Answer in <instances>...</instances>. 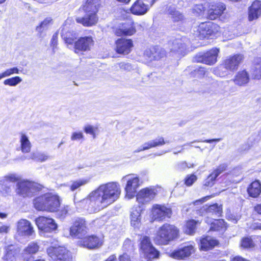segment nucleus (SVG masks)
Segmentation results:
<instances>
[{"label": "nucleus", "instance_id": "obj_9", "mask_svg": "<svg viewBox=\"0 0 261 261\" xmlns=\"http://www.w3.org/2000/svg\"><path fill=\"white\" fill-rule=\"evenodd\" d=\"M88 230V223L85 218L77 217L69 228V234L75 239H82Z\"/></svg>", "mask_w": 261, "mask_h": 261}, {"label": "nucleus", "instance_id": "obj_32", "mask_svg": "<svg viewBox=\"0 0 261 261\" xmlns=\"http://www.w3.org/2000/svg\"><path fill=\"white\" fill-rule=\"evenodd\" d=\"M247 192L250 197H258L261 194V182L259 180L255 179L252 181L247 188Z\"/></svg>", "mask_w": 261, "mask_h": 261}, {"label": "nucleus", "instance_id": "obj_5", "mask_svg": "<svg viewBox=\"0 0 261 261\" xmlns=\"http://www.w3.org/2000/svg\"><path fill=\"white\" fill-rule=\"evenodd\" d=\"M33 204L37 211L54 213L58 211L61 200L58 195L45 193L36 197L33 200Z\"/></svg>", "mask_w": 261, "mask_h": 261}, {"label": "nucleus", "instance_id": "obj_50", "mask_svg": "<svg viewBox=\"0 0 261 261\" xmlns=\"http://www.w3.org/2000/svg\"><path fill=\"white\" fill-rule=\"evenodd\" d=\"M51 20H48L47 19H44L43 21L40 23V24L36 27V30L40 32H41V29L43 28L45 26H47L50 23Z\"/></svg>", "mask_w": 261, "mask_h": 261}, {"label": "nucleus", "instance_id": "obj_46", "mask_svg": "<svg viewBox=\"0 0 261 261\" xmlns=\"http://www.w3.org/2000/svg\"><path fill=\"white\" fill-rule=\"evenodd\" d=\"M19 70L17 67H14L11 68L7 69L1 73L3 78L10 76L13 74H18Z\"/></svg>", "mask_w": 261, "mask_h": 261}, {"label": "nucleus", "instance_id": "obj_44", "mask_svg": "<svg viewBox=\"0 0 261 261\" xmlns=\"http://www.w3.org/2000/svg\"><path fill=\"white\" fill-rule=\"evenodd\" d=\"M88 180L86 179H80L79 180L73 181L69 187V189L71 191H74L81 186L86 184Z\"/></svg>", "mask_w": 261, "mask_h": 261}, {"label": "nucleus", "instance_id": "obj_63", "mask_svg": "<svg viewBox=\"0 0 261 261\" xmlns=\"http://www.w3.org/2000/svg\"><path fill=\"white\" fill-rule=\"evenodd\" d=\"M117 2L124 4H128L131 0H116Z\"/></svg>", "mask_w": 261, "mask_h": 261}, {"label": "nucleus", "instance_id": "obj_64", "mask_svg": "<svg viewBox=\"0 0 261 261\" xmlns=\"http://www.w3.org/2000/svg\"><path fill=\"white\" fill-rule=\"evenodd\" d=\"M7 217V214L4 213H0V218L4 219Z\"/></svg>", "mask_w": 261, "mask_h": 261}, {"label": "nucleus", "instance_id": "obj_47", "mask_svg": "<svg viewBox=\"0 0 261 261\" xmlns=\"http://www.w3.org/2000/svg\"><path fill=\"white\" fill-rule=\"evenodd\" d=\"M84 132L88 134H90L92 136L93 138L96 137V132L98 130L97 126H93L90 125H88L85 126L84 128Z\"/></svg>", "mask_w": 261, "mask_h": 261}, {"label": "nucleus", "instance_id": "obj_10", "mask_svg": "<svg viewBox=\"0 0 261 261\" xmlns=\"http://www.w3.org/2000/svg\"><path fill=\"white\" fill-rule=\"evenodd\" d=\"M219 53V48L213 47L205 52L197 54L194 59L196 63L212 66L217 62Z\"/></svg>", "mask_w": 261, "mask_h": 261}, {"label": "nucleus", "instance_id": "obj_19", "mask_svg": "<svg viewBox=\"0 0 261 261\" xmlns=\"http://www.w3.org/2000/svg\"><path fill=\"white\" fill-rule=\"evenodd\" d=\"M16 231L20 236L29 237L35 234V233L31 222L25 219H21L17 222Z\"/></svg>", "mask_w": 261, "mask_h": 261}, {"label": "nucleus", "instance_id": "obj_49", "mask_svg": "<svg viewBox=\"0 0 261 261\" xmlns=\"http://www.w3.org/2000/svg\"><path fill=\"white\" fill-rule=\"evenodd\" d=\"M69 207L68 205H64L63 206L61 210H59L58 211L59 212V214L61 217H65L66 216L69 211Z\"/></svg>", "mask_w": 261, "mask_h": 261}, {"label": "nucleus", "instance_id": "obj_59", "mask_svg": "<svg viewBox=\"0 0 261 261\" xmlns=\"http://www.w3.org/2000/svg\"><path fill=\"white\" fill-rule=\"evenodd\" d=\"M10 187L7 186L6 184H3L2 186V191L6 193H8L10 192Z\"/></svg>", "mask_w": 261, "mask_h": 261}, {"label": "nucleus", "instance_id": "obj_8", "mask_svg": "<svg viewBox=\"0 0 261 261\" xmlns=\"http://www.w3.org/2000/svg\"><path fill=\"white\" fill-rule=\"evenodd\" d=\"M198 35L202 39H212L221 34L220 26L217 23L206 21L201 22L197 29Z\"/></svg>", "mask_w": 261, "mask_h": 261}, {"label": "nucleus", "instance_id": "obj_52", "mask_svg": "<svg viewBox=\"0 0 261 261\" xmlns=\"http://www.w3.org/2000/svg\"><path fill=\"white\" fill-rule=\"evenodd\" d=\"M84 139V136L82 132H74L71 137L72 140H77Z\"/></svg>", "mask_w": 261, "mask_h": 261}, {"label": "nucleus", "instance_id": "obj_56", "mask_svg": "<svg viewBox=\"0 0 261 261\" xmlns=\"http://www.w3.org/2000/svg\"><path fill=\"white\" fill-rule=\"evenodd\" d=\"M253 212L259 215H261V203L255 205L253 207Z\"/></svg>", "mask_w": 261, "mask_h": 261}, {"label": "nucleus", "instance_id": "obj_61", "mask_svg": "<svg viewBox=\"0 0 261 261\" xmlns=\"http://www.w3.org/2000/svg\"><path fill=\"white\" fill-rule=\"evenodd\" d=\"M25 261H45L43 259H35L34 257H27Z\"/></svg>", "mask_w": 261, "mask_h": 261}, {"label": "nucleus", "instance_id": "obj_27", "mask_svg": "<svg viewBox=\"0 0 261 261\" xmlns=\"http://www.w3.org/2000/svg\"><path fill=\"white\" fill-rule=\"evenodd\" d=\"M228 227V223L223 219H214L210 224L209 231L223 234Z\"/></svg>", "mask_w": 261, "mask_h": 261}, {"label": "nucleus", "instance_id": "obj_41", "mask_svg": "<svg viewBox=\"0 0 261 261\" xmlns=\"http://www.w3.org/2000/svg\"><path fill=\"white\" fill-rule=\"evenodd\" d=\"M122 250L123 252H126L127 254L135 252L136 250L135 243L130 239H126L122 244Z\"/></svg>", "mask_w": 261, "mask_h": 261}, {"label": "nucleus", "instance_id": "obj_62", "mask_svg": "<svg viewBox=\"0 0 261 261\" xmlns=\"http://www.w3.org/2000/svg\"><path fill=\"white\" fill-rule=\"evenodd\" d=\"M220 139H207V140H205L204 141H203V142H205V143H212L213 142H217V141H219Z\"/></svg>", "mask_w": 261, "mask_h": 261}, {"label": "nucleus", "instance_id": "obj_53", "mask_svg": "<svg viewBox=\"0 0 261 261\" xmlns=\"http://www.w3.org/2000/svg\"><path fill=\"white\" fill-rule=\"evenodd\" d=\"M230 261H250L249 259H247L242 256L240 255H236L231 257L230 259Z\"/></svg>", "mask_w": 261, "mask_h": 261}, {"label": "nucleus", "instance_id": "obj_2", "mask_svg": "<svg viewBox=\"0 0 261 261\" xmlns=\"http://www.w3.org/2000/svg\"><path fill=\"white\" fill-rule=\"evenodd\" d=\"M140 236L138 241L139 257L134 255H137V253L131 256L126 252H123L119 256L118 261H151L159 257L160 252L152 244L150 238L145 235Z\"/></svg>", "mask_w": 261, "mask_h": 261}, {"label": "nucleus", "instance_id": "obj_28", "mask_svg": "<svg viewBox=\"0 0 261 261\" xmlns=\"http://www.w3.org/2000/svg\"><path fill=\"white\" fill-rule=\"evenodd\" d=\"M5 253L3 256L4 261H16L19 253V249L13 244L6 246L5 247Z\"/></svg>", "mask_w": 261, "mask_h": 261}, {"label": "nucleus", "instance_id": "obj_7", "mask_svg": "<svg viewBox=\"0 0 261 261\" xmlns=\"http://www.w3.org/2000/svg\"><path fill=\"white\" fill-rule=\"evenodd\" d=\"M244 59L242 54H234L226 57L214 69L213 73L219 76H225L227 72L237 70Z\"/></svg>", "mask_w": 261, "mask_h": 261}, {"label": "nucleus", "instance_id": "obj_34", "mask_svg": "<svg viewBox=\"0 0 261 261\" xmlns=\"http://www.w3.org/2000/svg\"><path fill=\"white\" fill-rule=\"evenodd\" d=\"M200 224V221L195 220L192 219L186 221L184 227V233L190 236L193 235L196 231L197 225Z\"/></svg>", "mask_w": 261, "mask_h": 261}, {"label": "nucleus", "instance_id": "obj_1", "mask_svg": "<svg viewBox=\"0 0 261 261\" xmlns=\"http://www.w3.org/2000/svg\"><path fill=\"white\" fill-rule=\"evenodd\" d=\"M121 192L118 182H109L100 185L88 195L87 199L88 208L93 212L101 211L116 201Z\"/></svg>", "mask_w": 261, "mask_h": 261}, {"label": "nucleus", "instance_id": "obj_57", "mask_svg": "<svg viewBox=\"0 0 261 261\" xmlns=\"http://www.w3.org/2000/svg\"><path fill=\"white\" fill-rule=\"evenodd\" d=\"M18 178L13 175H10L9 176H8L6 178V181L13 182H16L18 181Z\"/></svg>", "mask_w": 261, "mask_h": 261}, {"label": "nucleus", "instance_id": "obj_29", "mask_svg": "<svg viewBox=\"0 0 261 261\" xmlns=\"http://www.w3.org/2000/svg\"><path fill=\"white\" fill-rule=\"evenodd\" d=\"M208 213L221 215L222 213V207L217 203H214L205 205L197 210V214L201 216Z\"/></svg>", "mask_w": 261, "mask_h": 261}, {"label": "nucleus", "instance_id": "obj_45", "mask_svg": "<svg viewBox=\"0 0 261 261\" xmlns=\"http://www.w3.org/2000/svg\"><path fill=\"white\" fill-rule=\"evenodd\" d=\"M197 179V177L194 174L188 175L184 179V184L188 187L191 186Z\"/></svg>", "mask_w": 261, "mask_h": 261}, {"label": "nucleus", "instance_id": "obj_31", "mask_svg": "<svg viewBox=\"0 0 261 261\" xmlns=\"http://www.w3.org/2000/svg\"><path fill=\"white\" fill-rule=\"evenodd\" d=\"M261 14V2L254 1L250 6L248 10V19L250 21L257 19Z\"/></svg>", "mask_w": 261, "mask_h": 261}, {"label": "nucleus", "instance_id": "obj_58", "mask_svg": "<svg viewBox=\"0 0 261 261\" xmlns=\"http://www.w3.org/2000/svg\"><path fill=\"white\" fill-rule=\"evenodd\" d=\"M9 230V227L7 225H2L0 226V233H7Z\"/></svg>", "mask_w": 261, "mask_h": 261}, {"label": "nucleus", "instance_id": "obj_48", "mask_svg": "<svg viewBox=\"0 0 261 261\" xmlns=\"http://www.w3.org/2000/svg\"><path fill=\"white\" fill-rule=\"evenodd\" d=\"M31 187L32 194H34V192L41 191L44 188L42 185L32 181H31Z\"/></svg>", "mask_w": 261, "mask_h": 261}, {"label": "nucleus", "instance_id": "obj_15", "mask_svg": "<svg viewBox=\"0 0 261 261\" xmlns=\"http://www.w3.org/2000/svg\"><path fill=\"white\" fill-rule=\"evenodd\" d=\"M81 242L84 247L89 249H96L103 245L104 237L94 234L87 235L82 238Z\"/></svg>", "mask_w": 261, "mask_h": 261}, {"label": "nucleus", "instance_id": "obj_3", "mask_svg": "<svg viewBox=\"0 0 261 261\" xmlns=\"http://www.w3.org/2000/svg\"><path fill=\"white\" fill-rule=\"evenodd\" d=\"M62 39L66 46L72 47L74 53L77 55H83L90 51L94 45L93 38L91 36H81L77 38V34L74 31L63 33Z\"/></svg>", "mask_w": 261, "mask_h": 261}, {"label": "nucleus", "instance_id": "obj_23", "mask_svg": "<svg viewBox=\"0 0 261 261\" xmlns=\"http://www.w3.org/2000/svg\"><path fill=\"white\" fill-rule=\"evenodd\" d=\"M136 32L135 23L134 21L131 20L128 22L122 24V28H117L114 34L116 36H130L135 34Z\"/></svg>", "mask_w": 261, "mask_h": 261}, {"label": "nucleus", "instance_id": "obj_43", "mask_svg": "<svg viewBox=\"0 0 261 261\" xmlns=\"http://www.w3.org/2000/svg\"><path fill=\"white\" fill-rule=\"evenodd\" d=\"M21 81L22 79L19 76H16L5 80L4 81V84L9 86H15Z\"/></svg>", "mask_w": 261, "mask_h": 261}, {"label": "nucleus", "instance_id": "obj_37", "mask_svg": "<svg viewBox=\"0 0 261 261\" xmlns=\"http://www.w3.org/2000/svg\"><path fill=\"white\" fill-rule=\"evenodd\" d=\"M167 13L171 17L174 22L182 21L184 19V16L182 13L177 10V9L173 7L170 6L167 8Z\"/></svg>", "mask_w": 261, "mask_h": 261}, {"label": "nucleus", "instance_id": "obj_39", "mask_svg": "<svg viewBox=\"0 0 261 261\" xmlns=\"http://www.w3.org/2000/svg\"><path fill=\"white\" fill-rule=\"evenodd\" d=\"M20 143V149L22 152L29 153L31 151V143L25 134H21Z\"/></svg>", "mask_w": 261, "mask_h": 261}, {"label": "nucleus", "instance_id": "obj_54", "mask_svg": "<svg viewBox=\"0 0 261 261\" xmlns=\"http://www.w3.org/2000/svg\"><path fill=\"white\" fill-rule=\"evenodd\" d=\"M58 39V35L57 34H54L52 38L51 39L50 44H51V45L53 46L54 47H56L57 45Z\"/></svg>", "mask_w": 261, "mask_h": 261}, {"label": "nucleus", "instance_id": "obj_42", "mask_svg": "<svg viewBox=\"0 0 261 261\" xmlns=\"http://www.w3.org/2000/svg\"><path fill=\"white\" fill-rule=\"evenodd\" d=\"M207 8L203 4L195 5L192 9V12L196 16H203L206 13Z\"/></svg>", "mask_w": 261, "mask_h": 261}, {"label": "nucleus", "instance_id": "obj_21", "mask_svg": "<svg viewBox=\"0 0 261 261\" xmlns=\"http://www.w3.org/2000/svg\"><path fill=\"white\" fill-rule=\"evenodd\" d=\"M140 185L138 176H133L129 178L125 187V195L129 199H132L137 194V189Z\"/></svg>", "mask_w": 261, "mask_h": 261}, {"label": "nucleus", "instance_id": "obj_30", "mask_svg": "<svg viewBox=\"0 0 261 261\" xmlns=\"http://www.w3.org/2000/svg\"><path fill=\"white\" fill-rule=\"evenodd\" d=\"M148 10L147 5L145 4L142 0H136L129 8L130 13L137 16L145 14Z\"/></svg>", "mask_w": 261, "mask_h": 261}, {"label": "nucleus", "instance_id": "obj_14", "mask_svg": "<svg viewBox=\"0 0 261 261\" xmlns=\"http://www.w3.org/2000/svg\"><path fill=\"white\" fill-rule=\"evenodd\" d=\"M35 222L38 229L44 232H50L57 228L55 220L48 217L39 216L35 219Z\"/></svg>", "mask_w": 261, "mask_h": 261}, {"label": "nucleus", "instance_id": "obj_40", "mask_svg": "<svg viewBox=\"0 0 261 261\" xmlns=\"http://www.w3.org/2000/svg\"><path fill=\"white\" fill-rule=\"evenodd\" d=\"M240 246L244 249H250L254 248L255 244L251 237L247 236L242 238Z\"/></svg>", "mask_w": 261, "mask_h": 261}, {"label": "nucleus", "instance_id": "obj_55", "mask_svg": "<svg viewBox=\"0 0 261 261\" xmlns=\"http://www.w3.org/2000/svg\"><path fill=\"white\" fill-rule=\"evenodd\" d=\"M215 196V194H212L210 195H207V196L202 197V198H201L199 200H196L195 202H199L200 203H203V202L206 201V200L211 199V198L214 197Z\"/></svg>", "mask_w": 261, "mask_h": 261}, {"label": "nucleus", "instance_id": "obj_51", "mask_svg": "<svg viewBox=\"0 0 261 261\" xmlns=\"http://www.w3.org/2000/svg\"><path fill=\"white\" fill-rule=\"evenodd\" d=\"M117 65L120 69L123 70H127L131 66L130 64L124 62L118 63Z\"/></svg>", "mask_w": 261, "mask_h": 261}, {"label": "nucleus", "instance_id": "obj_25", "mask_svg": "<svg viewBox=\"0 0 261 261\" xmlns=\"http://www.w3.org/2000/svg\"><path fill=\"white\" fill-rule=\"evenodd\" d=\"M16 193L19 196L25 198L31 197L34 194H32L31 181L29 180H21L17 184Z\"/></svg>", "mask_w": 261, "mask_h": 261}, {"label": "nucleus", "instance_id": "obj_4", "mask_svg": "<svg viewBox=\"0 0 261 261\" xmlns=\"http://www.w3.org/2000/svg\"><path fill=\"white\" fill-rule=\"evenodd\" d=\"M101 7V0H85L79 8L85 15L75 18L76 23L81 24L85 27L95 25L98 21L97 13Z\"/></svg>", "mask_w": 261, "mask_h": 261}, {"label": "nucleus", "instance_id": "obj_60", "mask_svg": "<svg viewBox=\"0 0 261 261\" xmlns=\"http://www.w3.org/2000/svg\"><path fill=\"white\" fill-rule=\"evenodd\" d=\"M105 261H117V256L115 254L110 255Z\"/></svg>", "mask_w": 261, "mask_h": 261}, {"label": "nucleus", "instance_id": "obj_6", "mask_svg": "<svg viewBox=\"0 0 261 261\" xmlns=\"http://www.w3.org/2000/svg\"><path fill=\"white\" fill-rule=\"evenodd\" d=\"M179 229L174 224L165 223L156 231L153 241L156 245H167L179 238Z\"/></svg>", "mask_w": 261, "mask_h": 261}, {"label": "nucleus", "instance_id": "obj_38", "mask_svg": "<svg viewBox=\"0 0 261 261\" xmlns=\"http://www.w3.org/2000/svg\"><path fill=\"white\" fill-rule=\"evenodd\" d=\"M40 250V246L38 242L33 241L30 243L23 250L24 254L27 255H34L37 253Z\"/></svg>", "mask_w": 261, "mask_h": 261}, {"label": "nucleus", "instance_id": "obj_12", "mask_svg": "<svg viewBox=\"0 0 261 261\" xmlns=\"http://www.w3.org/2000/svg\"><path fill=\"white\" fill-rule=\"evenodd\" d=\"M54 261H73L71 253L63 246H50L46 250Z\"/></svg>", "mask_w": 261, "mask_h": 261}, {"label": "nucleus", "instance_id": "obj_11", "mask_svg": "<svg viewBox=\"0 0 261 261\" xmlns=\"http://www.w3.org/2000/svg\"><path fill=\"white\" fill-rule=\"evenodd\" d=\"M206 18L211 20L220 19L226 10V5L218 1L206 3Z\"/></svg>", "mask_w": 261, "mask_h": 261}, {"label": "nucleus", "instance_id": "obj_16", "mask_svg": "<svg viewBox=\"0 0 261 261\" xmlns=\"http://www.w3.org/2000/svg\"><path fill=\"white\" fill-rule=\"evenodd\" d=\"M115 47L114 50L120 55H127L132 50L134 47L133 41L131 39L120 38L117 39L115 42Z\"/></svg>", "mask_w": 261, "mask_h": 261}, {"label": "nucleus", "instance_id": "obj_24", "mask_svg": "<svg viewBox=\"0 0 261 261\" xmlns=\"http://www.w3.org/2000/svg\"><path fill=\"white\" fill-rule=\"evenodd\" d=\"M194 247L189 245L173 251L170 253V256L176 259H185L194 253Z\"/></svg>", "mask_w": 261, "mask_h": 261}, {"label": "nucleus", "instance_id": "obj_17", "mask_svg": "<svg viewBox=\"0 0 261 261\" xmlns=\"http://www.w3.org/2000/svg\"><path fill=\"white\" fill-rule=\"evenodd\" d=\"M227 168V165L225 163L219 164L212 172L205 178L203 181V186L205 188L213 187L216 182L217 178L219 175L226 171Z\"/></svg>", "mask_w": 261, "mask_h": 261}, {"label": "nucleus", "instance_id": "obj_18", "mask_svg": "<svg viewBox=\"0 0 261 261\" xmlns=\"http://www.w3.org/2000/svg\"><path fill=\"white\" fill-rule=\"evenodd\" d=\"M156 195V192L154 189L147 187L140 190L135 196L139 205L142 206L153 199Z\"/></svg>", "mask_w": 261, "mask_h": 261}, {"label": "nucleus", "instance_id": "obj_36", "mask_svg": "<svg viewBox=\"0 0 261 261\" xmlns=\"http://www.w3.org/2000/svg\"><path fill=\"white\" fill-rule=\"evenodd\" d=\"M167 143H168V142L165 141L164 138L159 137L155 140H153L150 142L144 143L140 150H145L152 148L161 146L165 145Z\"/></svg>", "mask_w": 261, "mask_h": 261}, {"label": "nucleus", "instance_id": "obj_33", "mask_svg": "<svg viewBox=\"0 0 261 261\" xmlns=\"http://www.w3.org/2000/svg\"><path fill=\"white\" fill-rule=\"evenodd\" d=\"M144 210L142 205H138L133 208L132 211L130 216L131 225L134 227L138 226L140 223L141 220V213Z\"/></svg>", "mask_w": 261, "mask_h": 261}, {"label": "nucleus", "instance_id": "obj_20", "mask_svg": "<svg viewBox=\"0 0 261 261\" xmlns=\"http://www.w3.org/2000/svg\"><path fill=\"white\" fill-rule=\"evenodd\" d=\"M165 56V50L156 46L147 48L144 52L143 57L148 62L158 61Z\"/></svg>", "mask_w": 261, "mask_h": 261}, {"label": "nucleus", "instance_id": "obj_26", "mask_svg": "<svg viewBox=\"0 0 261 261\" xmlns=\"http://www.w3.org/2000/svg\"><path fill=\"white\" fill-rule=\"evenodd\" d=\"M250 79L248 71L244 69L237 72L232 81L236 85L241 87L247 85L249 83Z\"/></svg>", "mask_w": 261, "mask_h": 261}, {"label": "nucleus", "instance_id": "obj_22", "mask_svg": "<svg viewBox=\"0 0 261 261\" xmlns=\"http://www.w3.org/2000/svg\"><path fill=\"white\" fill-rule=\"evenodd\" d=\"M219 244L217 239L209 236H203L200 239L199 247L201 251H207L218 246Z\"/></svg>", "mask_w": 261, "mask_h": 261}, {"label": "nucleus", "instance_id": "obj_13", "mask_svg": "<svg viewBox=\"0 0 261 261\" xmlns=\"http://www.w3.org/2000/svg\"><path fill=\"white\" fill-rule=\"evenodd\" d=\"M150 212L153 220L159 222H162L166 218H170L172 214L171 208L164 204H153Z\"/></svg>", "mask_w": 261, "mask_h": 261}, {"label": "nucleus", "instance_id": "obj_35", "mask_svg": "<svg viewBox=\"0 0 261 261\" xmlns=\"http://www.w3.org/2000/svg\"><path fill=\"white\" fill-rule=\"evenodd\" d=\"M251 74L252 79L260 80L261 79V57H256L254 59Z\"/></svg>", "mask_w": 261, "mask_h": 261}]
</instances>
